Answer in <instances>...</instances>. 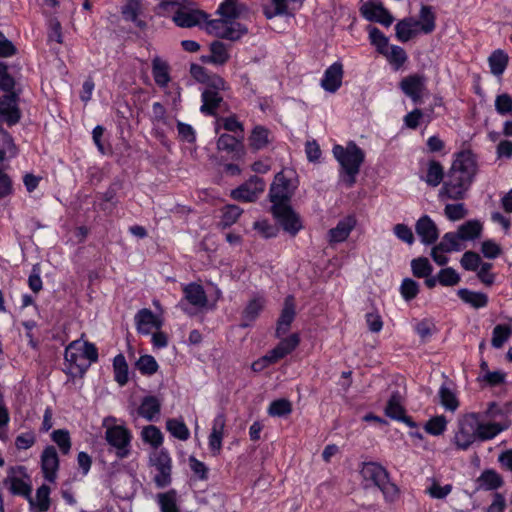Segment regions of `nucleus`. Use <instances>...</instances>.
Wrapping results in <instances>:
<instances>
[{
  "label": "nucleus",
  "mask_w": 512,
  "mask_h": 512,
  "mask_svg": "<svg viewBox=\"0 0 512 512\" xmlns=\"http://www.w3.org/2000/svg\"><path fill=\"white\" fill-rule=\"evenodd\" d=\"M138 370L145 375H152L158 370V364L151 355H144L136 363Z\"/></svg>",
  "instance_id": "61"
},
{
  "label": "nucleus",
  "mask_w": 512,
  "mask_h": 512,
  "mask_svg": "<svg viewBox=\"0 0 512 512\" xmlns=\"http://www.w3.org/2000/svg\"><path fill=\"white\" fill-rule=\"evenodd\" d=\"M210 51V62L214 64L222 65L226 63L229 59L227 48L222 42H213L210 46Z\"/></svg>",
  "instance_id": "50"
},
{
  "label": "nucleus",
  "mask_w": 512,
  "mask_h": 512,
  "mask_svg": "<svg viewBox=\"0 0 512 512\" xmlns=\"http://www.w3.org/2000/svg\"><path fill=\"white\" fill-rule=\"evenodd\" d=\"M50 488L42 485L36 490L35 497H28L32 512H46L50 508Z\"/></svg>",
  "instance_id": "29"
},
{
  "label": "nucleus",
  "mask_w": 512,
  "mask_h": 512,
  "mask_svg": "<svg viewBox=\"0 0 512 512\" xmlns=\"http://www.w3.org/2000/svg\"><path fill=\"white\" fill-rule=\"evenodd\" d=\"M158 501L161 512H178L175 491L159 494Z\"/></svg>",
  "instance_id": "60"
},
{
  "label": "nucleus",
  "mask_w": 512,
  "mask_h": 512,
  "mask_svg": "<svg viewBox=\"0 0 512 512\" xmlns=\"http://www.w3.org/2000/svg\"><path fill=\"white\" fill-rule=\"evenodd\" d=\"M113 369L115 381L120 386H124L128 382V364L123 354L114 357Z\"/></svg>",
  "instance_id": "42"
},
{
  "label": "nucleus",
  "mask_w": 512,
  "mask_h": 512,
  "mask_svg": "<svg viewBox=\"0 0 512 512\" xmlns=\"http://www.w3.org/2000/svg\"><path fill=\"white\" fill-rule=\"evenodd\" d=\"M166 428L171 433L172 436L178 438L179 440L186 441L190 432L186 424L178 419H168L166 422Z\"/></svg>",
  "instance_id": "45"
},
{
  "label": "nucleus",
  "mask_w": 512,
  "mask_h": 512,
  "mask_svg": "<svg viewBox=\"0 0 512 512\" xmlns=\"http://www.w3.org/2000/svg\"><path fill=\"white\" fill-rule=\"evenodd\" d=\"M245 11L246 7L238 0H224L217 9L220 18L208 21L206 29L216 37L238 40L247 33V28L237 21Z\"/></svg>",
  "instance_id": "2"
},
{
  "label": "nucleus",
  "mask_w": 512,
  "mask_h": 512,
  "mask_svg": "<svg viewBox=\"0 0 512 512\" xmlns=\"http://www.w3.org/2000/svg\"><path fill=\"white\" fill-rule=\"evenodd\" d=\"M159 9L162 13H172L173 22L182 28H191L206 21L207 14L185 0H160Z\"/></svg>",
  "instance_id": "4"
},
{
  "label": "nucleus",
  "mask_w": 512,
  "mask_h": 512,
  "mask_svg": "<svg viewBox=\"0 0 512 512\" xmlns=\"http://www.w3.org/2000/svg\"><path fill=\"white\" fill-rule=\"evenodd\" d=\"M229 89L227 82L220 76L214 74L208 79V85L201 93L202 105L200 111L203 114L214 116L217 109L223 103L221 92Z\"/></svg>",
  "instance_id": "8"
},
{
  "label": "nucleus",
  "mask_w": 512,
  "mask_h": 512,
  "mask_svg": "<svg viewBox=\"0 0 512 512\" xmlns=\"http://www.w3.org/2000/svg\"><path fill=\"white\" fill-rule=\"evenodd\" d=\"M400 293L406 301H410L418 295L419 285L415 280L405 278L400 286Z\"/></svg>",
  "instance_id": "62"
},
{
  "label": "nucleus",
  "mask_w": 512,
  "mask_h": 512,
  "mask_svg": "<svg viewBox=\"0 0 512 512\" xmlns=\"http://www.w3.org/2000/svg\"><path fill=\"white\" fill-rule=\"evenodd\" d=\"M41 468L44 478L49 482H54L59 468V458L54 446H47L41 455Z\"/></svg>",
  "instance_id": "17"
},
{
  "label": "nucleus",
  "mask_w": 512,
  "mask_h": 512,
  "mask_svg": "<svg viewBox=\"0 0 512 512\" xmlns=\"http://www.w3.org/2000/svg\"><path fill=\"white\" fill-rule=\"evenodd\" d=\"M20 111L17 106V95L7 94L0 101V117L9 126L15 125L20 120Z\"/></svg>",
  "instance_id": "18"
},
{
  "label": "nucleus",
  "mask_w": 512,
  "mask_h": 512,
  "mask_svg": "<svg viewBox=\"0 0 512 512\" xmlns=\"http://www.w3.org/2000/svg\"><path fill=\"white\" fill-rule=\"evenodd\" d=\"M272 213L282 228L291 235H296L302 229V222L291 206H272Z\"/></svg>",
  "instance_id": "11"
},
{
  "label": "nucleus",
  "mask_w": 512,
  "mask_h": 512,
  "mask_svg": "<svg viewBox=\"0 0 512 512\" xmlns=\"http://www.w3.org/2000/svg\"><path fill=\"white\" fill-rule=\"evenodd\" d=\"M150 464L156 469L154 482L158 488H164L171 483L172 460L165 450L153 451L150 454Z\"/></svg>",
  "instance_id": "9"
},
{
  "label": "nucleus",
  "mask_w": 512,
  "mask_h": 512,
  "mask_svg": "<svg viewBox=\"0 0 512 512\" xmlns=\"http://www.w3.org/2000/svg\"><path fill=\"white\" fill-rule=\"evenodd\" d=\"M399 86L407 97L418 104L422 101L426 89V78L420 74L408 75L401 80Z\"/></svg>",
  "instance_id": "13"
},
{
  "label": "nucleus",
  "mask_w": 512,
  "mask_h": 512,
  "mask_svg": "<svg viewBox=\"0 0 512 512\" xmlns=\"http://www.w3.org/2000/svg\"><path fill=\"white\" fill-rule=\"evenodd\" d=\"M343 65L341 62H334L324 72L321 79V87L330 93H335L342 85Z\"/></svg>",
  "instance_id": "16"
},
{
  "label": "nucleus",
  "mask_w": 512,
  "mask_h": 512,
  "mask_svg": "<svg viewBox=\"0 0 512 512\" xmlns=\"http://www.w3.org/2000/svg\"><path fill=\"white\" fill-rule=\"evenodd\" d=\"M161 404L154 396L145 397L138 408V414L148 421H153L160 413Z\"/></svg>",
  "instance_id": "32"
},
{
  "label": "nucleus",
  "mask_w": 512,
  "mask_h": 512,
  "mask_svg": "<svg viewBox=\"0 0 512 512\" xmlns=\"http://www.w3.org/2000/svg\"><path fill=\"white\" fill-rule=\"evenodd\" d=\"M462 242L457 232H448L444 234L440 243L437 244V249H441V252L461 251L464 249Z\"/></svg>",
  "instance_id": "39"
},
{
  "label": "nucleus",
  "mask_w": 512,
  "mask_h": 512,
  "mask_svg": "<svg viewBox=\"0 0 512 512\" xmlns=\"http://www.w3.org/2000/svg\"><path fill=\"white\" fill-rule=\"evenodd\" d=\"M458 296L462 301L470 304L476 309L485 307L488 303L487 295L481 292H474L468 289H460L458 290Z\"/></svg>",
  "instance_id": "38"
},
{
  "label": "nucleus",
  "mask_w": 512,
  "mask_h": 512,
  "mask_svg": "<svg viewBox=\"0 0 512 512\" xmlns=\"http://www.w3.org/2000/svg\"><path fill=\"white\" fill-rule=\"evenodd\" d=\"M438 282L443 286H455L460 282V275L451 267L441 269L437 275Z\"/></svg>",
  "instance_id": "59"
},
{
  "label": "nucleus",
  "mask_w": 512,
  "mask_h": 512,
  "mask_svg": "<svg viewBox=\"0 0 512 512\" xmlns=\"http://www.w3.org/2000/svg\"><path fill=\"white\" fill-rule=\"evenodd\" d=\"M220 127L228 132L243 134L244 127L241 122L238 121L236 115H230L228 117L218 118L215 124V131L218 133ZM242 137V135H240Z\"/></svg>",
  "instance_id": "44"
},
{
  "label": "nucleus",
  "mask_w": 512,
  "mask_h": 512,
  "mask_svg": "<svg viewBox=\"0 0 512 512\" xmlns=\"http://www.w3.org/2000/svg\"><path fill=\"white\" fill-rule=\"evenodd\" d=\"M301 2L302 0H271V3L264 7V14L268 19L278 15L292 14Z\"/></svg>",
  "instance_id": "24"
},
{
  "label": "nucleus",
  "mask_w": 512,
  "mask_h": 512,
  "mask_svg": "<svg viewBox=\"0 0 512 512\" xmlns=\"http://www.w3.org/2000/svg\"><path fill=\"white\" fill-rule=\"evenodd\" d=\"M242 138L230 134H221L217 139V149L226 153H236L242 147Z\"/></svg>",
  "instance_id": "37"
},
{
  "label": "nucleus",
  "mask_w": 512,
  "mask_h": 512,
  "mask_svg": "<svg viewBox=\"0 0 512 512\" xmlns=\"http://www.w3.org/2000/svg\"><path fill=\"white\" fill-rule=\"evenodd\" d=\"M249 146L253 150H262L272 141V135L269 129L262 125H256L248 138Z\"/></svg>",
  "instance_id": "27"
},
{
  "label": "nucleus",
  "mask_w": 512,
  "mask_h": 512,
  "mask_svg": "<svg viewBox=\"0 0 512 512\" xmlns=\"http://www.w3.org/2000/svg\"><path fill=\"white\" fill-rule=\"evenodd\" d=\"M360 11L367 20L378 22L386 27L394 21L393 16L381 3L366 2L361 6Z\"/></svg>",
  "instance_id": "14"
},
{
  "label": "nucleus",
  "mask_w": 512,
  "mask_h": 512,
  "mask_svg": "<svg viewBox=\"0 0 512 512\" xmlns=\"http://www.w3.org/2000/svg\"><path fill=\"white\" fill-rule=\"evenodd\" d=\"M460 263L467 271H477L483 262L477 253L467 251L463 254Z\"/></svg>",
  "instance_id": "63"
},
{
  "label": "nucleus",
  "mask_w": 512,
  "mask_h": 512,
  "mask_svg": "<svg viewBox=\"0 0 512 512\" xmlns=\"http://www.w3.org/2000/svg\"><path fill=\"white\" fill-rule=\"evenodd\" d=\"M444 215L450 221H459L468 215V210L463 203L447 204L444 208Z\"/></svg>",
  "instance_id": "57"
},
{
  "label": "nucleus",
  "mask_w": 512,
  "mask_h": 512,
  "mask_svg": "<svg viewBox=\"0 0 512 512\" xmlns=\"http://www.w3.org/2000/svg\"><path fill=\"white\" fill-rule=\"evenodd\" d=\"M415 230L417 235L421 238L422 243L426 245L433 244L439 236L435 222L428 215H424L418 219Z\"/></svg>",
  "instance_id": "20"
},
{
  "label": "nucleus",
  "mask_w": 512,
  "mask_h": 512,
  "mask_svg": "<svg viewBox=\"0 0 512 512\" xmlns=\"http://www.w3.org/2000/svg\"><path fill=\"white\" fill-rule=\"evenodd\" d=\"M477 173L475 156L468 151L461 152L450 168L447 180L440 190L441 198L462 200L470 189Z\"/></svg>",
  "instance_id": "1"
},
{
  "label": "nucleus",
  "mask_w": 512,
  "mask_h": 512,
  "mask_svg": "<svg viewBox=\"0 0 512 512\" xmlns=\"http://www.w3.org/2000/svg\"><path fill=\"white\" fill-rule=\"evenodd\" d=\"M440 404L450 412H455L459 407V400L456 394L446 385H441L438 391Z\"/></svg>",
  "instance_id": "40"
},
{
  "label": "nucleus",
  "mask_w": 512,
  "mask_h": 512,
  "mask_svg": "<svg viewBox=\"0 0 512 512\" xmlns=\"http://www.w3.org/2000/svg\"><path fill=\"white\" fill-rule=\"evenodd\" d=\"M480 489L490 491L500 488L503 484L502 476L493 469L484 470L477 479Z\"/></svg>",
  "instance_id": "30"
},
{
  "label": "nucleus",
  "mask_w": 512,
  "mask_h": 512,
  "mask_svg": "<svg viewBox=\"0 0 512 512\" xmlns=\"http://www.w3.org/2000/svg\"><path fill=\"white\" fill-rule=\"evenodd\" d=\"M431 112L432 109H430L429 113H425L422 110L416 108L413 111L409 112L407 115H405L403 119L404 124L409 129L414 130L419 126L421 120L425 119L427 123H429L432 120Z\"/></svg>",
  "instance_id": "47"
},
{
  "label": "nucleus",
  "mask_w": 512,
  "mask_h": 512,
  "mask_svg": "<svg viewBox=\"0 0 512 512\" xmlns=\"http://www.w3.org/2000/svg\"><path fill=\"white\" fill-rule=\"evenodd\" d=\"M294 186L291 181L285 176L284 172H279L273 183L271 184L269 197L272 206L288 205L290 198L293 194Z\"/></svg>",
  "instance_id": "10"
},
{
  "label": "nucleus",
  "mask_w": 512,
  "mask_h": 512,
  "mask_svg": "<svg viewBox=\"0 0 512 512\" xmlns=\"http://www.w3.org/2000/svg\"><path fill=\"white\" fill-rule=\"evenodd\" d=\"M443 175H444V172H443V168L440 165V163H438L436 161H431L429 163V167H428L427 175H426L427 184H429L430 186H433V187L438 186L443 179Z\"/></svg>",
  "instance_id": "54"
},
{
  "label": "nucleus",
  "mask_w": 512,
  "mask_h": 512,
  "mask_svg": "<svg viewBox=\"0 0 512 512\" xmlns=\"http://www.w3.org/2000/svg\"><path fill=\"white\" fill-rule=\"evenodd\" d=\"M52 440L58 445L63 454H68L71 449L69 432L65 429H58L52 432Z\"/></svg>",
  "instance_id": "55"
},
{
  "label": "nucleus",
  "mask_w": 512,
  "mask_h": 512,
  "mask_svg": "<svg viewBox=\"0 0 512 512\" xmlns=\"http://www.w3.org/2000/svg\"><path fill=\"white\" fill-rule=\"evenodd\" d=\"M483 226L479 220H469L460 225L457 233L462 241H471L481 236Z\"/></svg>",
  "instance_id": "33"
},
{
  "label": "nucleus",
  "mask_w": 512,
  "mask_h": 512,
  "mask_svg": "<svg viewBox=\"0 0 512 512\" xmlns=\"http://www.w3.org/2000/svg\"><path fill=\"white\" fill-rule=\"evenodd\" d=\"M152 74L156 84L160 87H165L170 81L169 66L159 57H154L152 60Z\"/></svg>",
  "instance_id": "34"
},
{
  "label": "nucleus",
  "mask_w": 512,
  "mask_h": 512,
  "mask_svg": "<svg viewBox=\"0 0 512 512\" xmlns=\"http://www.w3.org/2000/svg\"><path fill=\"white\" fill-rule=\"evenodd\" d=\"M360 474L366 488L375 486L384 495L386 500L393 501L398 496V487L390 481L387 470L376 462L362 464Z\"/></svg>",
  "instance_id": "5"
},
{
  "label": "nucleus",
  "mask_w": 512,
  "mask_h": 512,
  "mask_svg": "<svg viewBox=\"0 0 512 512\" xmlns=\"http://www.w3.org/2000/svg\"><path fill=\"white\" fill-rule=\"evenodd\" d=\"M507 425L498 422H483L479 419L478 441L483 442L495 438Z\"/></svg>",
  "instance_id": "31"
},
{
  "label": "nucleus",
  "mask_w": 512,
  "mask_h": 512,
  "mask_svg": "<svg viewBox=\"0 0 512 512\" xmlns=\"http://www.w3.org/2000/svg\"><path fill=\"white\" fill-rule=\"evenodd\" d=\"M369 38L371 43L376 46L379 53L387 52L388 38L376 27H369Z\"/></svg>",
  "instance_id": "56"
},
{
  "label": "nucleus",
  "mask_w": 512,
  "mask_h": 512,
  "mask_svg": "<svg viewBox=\"0 0 512 512\" xmlns=\"http://www.w3.org/2000/svg\"><path fill=\"white\" fill-rule=\"evenodd\" d=\"M495 110L500 115L512 113V97L508 93H502L495 98Z\"/></svg>",
  "instance_id": "64"
},
{
  "label": "nucleus",
  "mask_w": 512,
  "mask_h": 512,
  "mask_svg": "<svg viewBox=\"0 0 512 512\" xmlns=\"http://www.w3.org/2000/svg\"><path fill=\"white\" fill-rule=\"evenodd\" d=\"M294 318L295 305L293 302V297L289 296L285 299L284 307L277 321V327L275 331L276 337L280 338L289 331L291 323L293 322Z\"/></svg>",
  "instance_id": "25"
},
{
  "label": "nucleus",
  "mask_w": 512,
  "mask_h": 512,
  "mask_svg": "<svg viewBox=\"0 0 512 512\" xmlns=\"http://www.w3.org/2000/svg\"><path fill=\"white\" fill-rule=\"evenodd\" d=\"M80 346H83L82 342L75 340L65 349V360L76 368L84 367L83 352Z\"/></svg>",
  "instance_id": "36"
},
{
  "label": "nucleus",
  "mask_w": 512,
  "mask_h": 512,
  "mask_svg": "<svg viewBox=\"0 0 512 512\" xmlns=\"http://www.w3.org/2000/svg\"><path fill=\"white\" fill-rule=\"evenodd\" d=\"M385 414L392 419L405 422L410 427L415 426L414 422L409 417L405 416L401 396L398 393H393L390 396L385 408Z\"/></svg>",
  "instance_id": "26"
},
{
  "label": "nucleus",
  "mask_w": 512,
  "mask_h": 512,
  "mask_svg": "<svg viewBox=\"0 0 512 512\" xmlns=\"http://www.w3.org/2000/svg\"><path fill=\"white\" fill-rule=\"evenodd\" d=\"M137 331L148 335L153 329L159 330L162 326V320L158 318L150 309H141L135 315Z\"/></svg>",
  "instance_id": "19"
},
{
  "label": "nucleus",
  "mask_w": 512,
  "mask_h": 512,
  "mask_svg": "<svg viewBox=\"0 0 512 512\" xmlns=\"http://www.w3.org/2000/svg\"><path fill=\"white\" fill-rule=\"evenodd\" d=\"M264 307L263 298L257 297L252 299L247 306L245 307L242 314V327H248L250 324L256 320L259 316L260 312Z\"/></svg>",
  "instance_id": "35"
},
{
  "label": "nucleus",
  "mask_w": 512,
  "mask_h": 512,
  "mask_svg": "<svg viewBox=\"0 0 512 512\" xmlns=\"http://www.w3.org/2000/svg\"><path fill=\"white\" fill-rule=\"evenodd\" d=\"M396 36L401 42H407L419 31V23L412 17L405 18L395 25Z\"/></svg>",
  "instance_id": "28"
},
{
  "label": "nucleus",
  "mask_w": 512,
  "mask_h": 512,
  "mask_svg": "<svg viewBox=\"0 0 512 512\" xmlns=\"http://www.w3.org/2000/svg\"><path fill=\"white\" fill-rule=\"evenodd\" d=\"M419 31L429 34L435 29V15L430 6H422L419 13Z\"/></svg>",
  "instance_id": "41"
},
{
  "label": "nucleus",
  "mask_w": 512,
  "mask_h": 512,
  "mask_svg": "<svg viewBox=\"0 0 512 512\" xmlns=\"http://www.w3.org/2000/svg\"><path fill=\"white\" fill-rule=\"evenodd\" d=\"M292 412V404L287 399H278L273 401L269 408L268 413L270 416L282 417L289 415Z\"/></svg>",
  "instance_id": "52"
},
{
  "label": "nucleus",
  "mask_w": 512,
  "mask_h": 512,
  "mask_svg": "<svg viewBox=\"0 0 512 512\" xmlns=\"http://www.w3.org/2000/svg\"><path fill=\"white\" fill-rule=\"evenodd\" d=\"M242 212L243 210L237 205L224 206L222 209L221 224L224 227L233 225L238 220Z\"/></svg>",
  "instance_id": "53"
},
{
  "label": "nucleus",
  "mask_w": 512,
  "mask_h": 512,
  "mask_svg": "<svg viewBox=\"0 0 512 512\" xmlns=\"http://www.w3.org/2000/svg\"><path fill=\"white\" fill-rule=\"evenodd\" d=\"M479 414L466 413L457 419L456 429L452 438V444L457 450L467 451L478 441Z\"/></svg>",
  "instance_id": "6"
},
{
  "label": "nucleus",
  "mask_w": 512,
  "mask_h": 512,
  "mask_svg": "<svg viewBox=\"0 0 512 512\" xmlns=\"http://www.w3.org/2000/svg\"><path fill=\"white\" fill-rule=\"evenodd\" d=\"M382 55H384L388 61L394 64L397 68L402 66L407 60L406 52L400 46H388L387 52L382 53Z\"/></svg>",
  "instance_id": "51"
},
{
  "label": "nucleus",
  "mask_w": 512,
  "mask_h": 512,
  "mask_svg": "<svg viewBox=\"0 0 512 512\" xmlns=\"http://www.w3.org/2000/svg\"><path fill=\"white\" fill-rule=\"evenodd\" d=\"M226 418L223 413L218 414L212 424L208 445L214 455H218L222 448Z\"/></svg>",
  "instance_id": "22"
},
{
  "label": "nucleus",
  "mask_w": 512,
  "mask_h": 512,
  "mask_svg": "<svg viewBox=\"0 0 512 512\" xmlns=\"http://www.w3.org/2000/svg\"><path fill=\"white\" fill-rule=\"evenodd\" d=\"M265 189L264 181L257 176L251 177L248 181L231 191V197L237 201L254 202Z\"/></svg>",
  "instance_id": "12"
},
{
  "label": "nucleus",
  "mask_w": 512,
  "mask_h": 512,
  "mask_svg": "<svg viewBox=\"0 0 512 512\" xmlns=\"http://www.w3.org/2000/svg\"><path fill=\"white\" fill-rule=\"evenodd\" d=\"M356 225V220L352 216H347L344 219L340 220L336 227L331 228L328 231L327 239L330 244H336L344 242L351 231L354 229Z\"/></svg>",
  "instance_id": "21"
},
{
  "label": "nucleus",
  "mask_w": 512,
  "mask_h": 512,
  "mask_svg": "<svg viewBox=\"0 0 512 512\" xmlns=\"http://www.w3.org/2000/svg\"><path fill=\"white\" fill-rule=\"evenodd\" d=\"M333 155L341 166L340 181L348 188L356 182L360 167L365 159L364 151L354 142H349L346 147L335 145Z\"/></svg>",
  "instance_id": "3"
},
{
  "label": "nucleus",
  "mask_w": 512,
  "mask_h": 512,
  "mask_svg": "<svg viewBox=\"0 0 512 512\" xmlns=\"http://www.w3.org/2000/svg\"><path fill=\"white\" fill-rule=\"evenodd\" d=\"M103 426L106 428L105 440L115 449L116 456L124 459L131 452V432L123 425L116 424V418L109 416L104 418Z\"/></svg>",
  "instance_id": "7"
},
{
  "label": "nucleus",
  "mask_w": 512,
  "mask_h": 512,
  "mask_svg": "<svg viewBox=\"0 0 512 512\" xmlns=\"http://www.w3.org/2000/svg\"><path fill=\"white\" fill-rule=\"evenodd\" d=\"M413 275L418 278L430 276L433 271L429 260L425 257H419L411 261Z\"/></svg>",
  "instance_id": "49"
},
{
  "label": "nucleus",
  "mask_w": 512,
  "mask_h": 512,
  "mask_svg": "<svg viewBox=\"0 0 512 512\" xmlns=\"http://www.w3.org/2000/svg\"><path fill=\"white\" fill-rule=\"evenodd\" d=\"M446 428L447 420L443 415L431 418L425 425L426 432L434 436L443 434Z\"/></svg>",
  "instance_id": "58"
},
{
  "label": "nucleus",
  "mask_w": 512,
  "mask_h": 512,
  "mask_svg": "<svg viewBox=\"0 0 512 512\" xmlns=\"http://www.w3.org/2000/svg\"><path fill=\"white\" fill-rule=\"evenodd\" d=\"M183 300L179 303L182 310L187 311L185 301L196 308H203L207 304V296L203 287L196 283H190L183 287Z\"/></svg>",
  "instance_id": "15"
},
{
  "label": "nucleus",
  "mask_w": 512,
  "mask_h": 512,
  "mask_svg": "<svg viewBox=\"0 0 512 512\" xmlns=\"http://www.w3.org/2000/svg\"><path fill=\"white\" fill-rule=\"evenodd\" d=\"M299 343V334L293 333L283 338L275 348L269 351V357L272 359V362H278L280 359L292 353L298 347Z\"/></svg>",
  "instance_id": "23"
},
{
  "label": "nucleus",
  "mask_w": 512,
  "mask_h": 512,
  "mask_svg": "<svg viewBox=\"0 0 512 512\" xmlns=\"http://www.w3.org/2000/svg\"><path fill=\"white\" fill-rule=\"evenodd\" d=\"M511 334L512 329L509 325H496L492 332V346L497 349L501 348L504 345V343L509 339Z\"/></svg>",
  "instance_id": "48"
},
{
  "label": "nucleus",
  "mask_w": 512,
  "mask_h": 512,
  "mask_svg": "<svg viewBox=\"0 0 512 512\" xmlns=\"http://www.w3.org/2000/svg\"><path fill=\"white\" fill-rule=\"evenodd\" d=\"M491 73L500 76L504 73L508 64V55L501 50L494 51L489 59Z\"/></svg>",
  "instance_id": "43"
},
{
  "label": "nucleus",
  "mask_w": 512,
  "mask_h": 512,
  "mask_svg": "<svg viewBox=\"0 0 512 512\" xmlns=\"http://www.w3.org/2000/svg\"><path fill=\"white\" fill-rule=\"evenodd\" d=\"M142 440L154 448H158L163 443V435L159 428L149 425L143 428L141 432Z\"/></svg>",
  "instance_id": "46"
}]
</instances>
